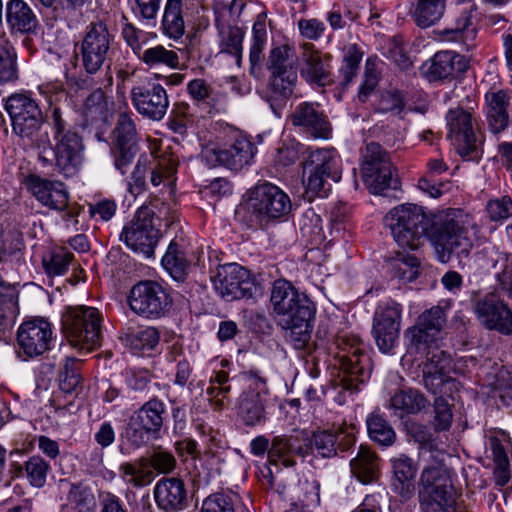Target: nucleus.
Instances as JSON below:
<instances>
[{
    "mask_svg": "<svg viewBox=\"0 0 512 512\" xmlns=\"http://www.w3.org/2000/svg\"><path fill=\"white\" fill-rule=\"evenodd\" d=\"M16 470L19 473L25 472L31 486L42 488L46 484L50 465L41 456L35 455L30 457L23 466L17 465Z\"/></svg>",
    "mask_w": 512,
    "mask_h": 512,
    "instance_id": "nucleus-53",
    "label": "nucleus"
},
{
    "mask_svg": "<svg viewBox=\"0 0 512 512\" xmlns=\"http://www.w3.org/2000/svg\"><path fill=\"white\" fill-rule=\"evenodd\" d=\"M216 27L219 36V48L222 53H227L236 58V63L240 65L243 52L244 31L236 26L216 21Z\"/></svg>",
    "mask_w": 512,
    "mask_h": 512,
    "instance_id": "nucleus-45",
    "label": "nucleus"
},
{
    "mask_svg": "<svg viewBox=\"0 0 512 512\" xmlns=\"http://www.w3.org/2000/svg\"><path fill=\"white\" fill-rule=\"evenodd\" d=\"M383 221L399 246L416 250L427 236L433 219L423 207L405 203L391 209Z\"/></svg>",
    "mask_w": 512,
    "mask_h": 512,
    "instance_id": "nucleus-2",
    "label": "nucleus"
},
{
    "mask_svg": "<svg viewBox=\"0 0 512 512\" xmlns=\"http://www.w3.org/2000/svg\"><path fill=\"white\" fill-rule=\"evenodd\" d=\"M51 125L55 144L51 145L47 134L36 139L38 158L43 165L54 166L64 177H72L78 173L83 163L82 138L68 126L59 108L52 111Z\"/></svg>",
    "mask_w": 512,
    "mask_h": 512,
    "instance_id": "nucleus-1",
    "label": "nucleus"
},
{
    "mask_svg": "<svg viewBox=\"0 0 512 512\" xmlns=\"http://www.w3.org/2000/svg\"><path fill=\"white\" fill-rule=\"evenodd\" d=\"M177 165V160L170 154L152 156L148 164L151 184L159 186L165 179L172 177L177 170Z\"/></svg>",
    "mask_w": 512,
    "mask_h": 512,
    "instance_id": "nucleus-51",
    "label": "nucleus"
},
{
    "mask_svg": "<svg viewBox=\"0 0 512 512\" xmlns=\"http://www.w3.org/2000/svg\"><path fill=\"white\" fill-rule=\"evenodd\" d=\"M447 0H409V13L415 25L425 29L437 24L444 16Z\"/></svg>",
    "mask_w": 512,
    "mask_h": 512,
    "instance_id": "nucleus-39",
    "label": "nucleus"
},
{
    "mask_svg": "<svg viewBox=\"0 0 512 512\" xmlns=\"http://www.w3.org/2000/svg\"><path fill=\"white\" fill-rule=\"evenodd\" d=\"M427 361L423 366V384L427 390L439 396H451L457 382L445 373L448 359L445 353L437 348L428 350Z\"/></svg>",
    "mask_w": 512,
    "mask_h": 512,
    "instance_id": "nucleus-25",
    "label": "nucleus"
},
{
    "mask_svg": "<svg viewBox=\"0 0 512 512\" xmlns=\"http://www.w3.org/2000/svg\"><path fill=\"white\" fill-rule=\"evenodd\" d=\"M303 166L322 172L333 182L340 181L342 177V161L335 149L322 148L311 151Z\"/></svg>",
    "mask_w": 512,
    "mask_h": 512,
    "instance_id": "nucleus-38",
    "label": "nucleus"
},
{
    "mask_svg": "<svg viewBox=\"0 0 512 512\" xmlns=\"http://www.w3.org/2000/svg\"><path fill=\"white\" fill-rule=\"evenodd\" d=\"M102 320L95 307H69L61 318L62 331L72 347L88 353L101 346Z\"/></svg>",
    "mask_w": 512,
    "mask_h": 512,
    "instance_id": "nucleus-3",
    "label": "nucleus"
},
{
    "mask_svg": "<svg viewBox=\"0 0 512 512\" xmlns=\"http://www.w3.org/2000/svg\"><path fill=\"white\" fill-rule=\"evenodd\" d=\"M509 443L506 439L491 437L489 439V449L494 461V479L497 485L504 486L510 480L509 458L507 447Z\"/></svg>",
    "mask_w": 512,
    "mask_h": 512,
    "instance_id": "nucleus-48",
    "label": "nucleus"
},
{
    "mask_svg": "<svg viewBox=\"0 0 512 512\" xmlns=\"http://www.w3.org/2000/svg\"><path fill=\"white\" fill-rule=\"evenodd\" d=\"M452 488L448 470L441 463L425 467L419 480L418 497Z\"/></svg>",
    "mask_w": 512,
    "mask_h": 512,
    "instance_id": "nucleus-43",
    "label": "nucleus"
},
{
    "mask_svg": "<svg viewBox=\"0 0 512 512\" xmlns=\"http://www.w3.org/2000/svg\"><path fill=\"white\" fill-rule=\"evenodd\" d=\"M423 512H456V499L453 488L419 496Z\"/></svg>",
    "mask_w": 512,
    "mask_h": 512,
    "instance_id": "nucleus-50",
    "label": "nucleus"
},
{
    "mask_svg": "<svg viewBox=\"0 0 512 512\" xmlns=\"http://www.w3.org/2000/svg\"><path fill=\"white\" fill-rule=\"evenodd\" d=\"M362 55L356 44H351L345 49L343 64L340 68L343 85H348L357 75Z\"/></svg>",
    "mask_w": 512,
    "mask_h": 512,
    "instance_id": "nucleus-62",
    "label": "nucleus"
},
{
    "mask_svg": "<svg viewBox=\"0 0 512 512\" xmlns=\"http://www.w3.org/2000/svg\"><path fill=\"white\" fill-rule=\"evenodd\" d=\"M475 6L466 3L459 11L453 27H448L437 32V39L442 43L454 44L462 50L469 51L475 46L477 30L473 24Z\"/></svg>",
    "mask_w": 512,
    "mask_h": 512,
    "instance_id": "nucleus-26",
    "label": "nucleus"
},
{
    "mask_svg": "<svg viewBox=\"0 0 512 512\" xmlns=\"http://www.w3.org/2000/svg\"><path fill=\"white\" fill-rule=\"evenodd\" d=\"M68 506L74 512H95L96 499L91 489L82 484H71L67 494Z\"/></svg>",
    "mask_w": 512,
    "mask_h": 512,
    "instance_id": "nucleus-55",
    "label": "nucleus"
},
{
    "mask_svg": "<svg viewBox=\"0 0 512 512\" xmlns=\"http://www.w3.org/2000/svg\"><path fill=\"white\" fill-rule=\"evenodd\" d=\"M302 181L309 199L314 197H326L331 189V178L322 172H317L303 166Z\"/></svg>",
    "mask_w": 512,
    "mask_h": 512,
    "instance_id": "nucleus-57",
    "label": "nucleus"
},
{
    "mask_svg": "<svg viewBox=\"0 0 512 512\" xmlns=\"http://www.w3.org/2000/svg\"><path fill=\"white\" fill-rule=\"evenodd\" d=\"M119 470L122 479L134 487L146 486L150 484L154 478L153 472L146 469L145 459H142L139 464L123 463Z\"/></svg>",
    "mask_w": 512,
    "mask_h": 512,
    "instance_id": "nucleus-59",
    "label": "nucleus"
},
{
    "mask_svg": "<svg viewBox=\"0 0 512 512\" xmlns=\"http://www.w3.org/2000/svg\"><path fill=\"white\" fill-rule=\"evenodd\" d=\"M390 462L392 467L391 490L401 502H407L415 495L417 465L405 454L391 458Z\"/></svg>",
    "mask_w": 512,
    "mask_h": 512,
    "instance_id": "nucleus-30",
    "label": "nucleus"
},
{
    "mask_svg": "<svg viewBox=\"0 0 512 512\" xmlns=\"http://www.w3.org/2000/svg\"><path fill=\"white\" fill-rule=\"evenodd\" d=\"M131 101L136 111L152 121H161L169 107L166 89L154 81H144L131 89Z\"/></svg>",
    "mask_w": 512,
    "mask_h": 512,
    "instance_id": "nucleus-20",
    "label": "nucleus"
},
{
    "mask_svg": "<svg viewBox=\"0 0 512 512\" xmlns=\"http://www.w3.org/2000/svg\"><path fill=\"white\" fill-rule=\"evenodd\" d=\"M466 67L467 62L461 55L451 51H440L429 63L423 65V72L430 80H439L461 73Z\"/></svg>",
    "mask_w": 512,
    "mask_h": 512,
    "instance_id": "nucleus-33",
    "label": "nucleus"
},
{
    "mask_svg": "<svg viewBox=\"0 0 512 512\" xmlns=\"http://www.w3.org/2000/svg\"><path fill=\"white\" fill-rule=\"evenodd\" d=\"M336 357L339 359L342 377L339 386L349 392L358 389L370 377L369 358L365 345L356 335L343 334L337 337Z\"/></svg>",
    "mask_w": 512,
    "mask_h": 512,
    "instance_id": "nucleus-5",
    "label": "nucleus"
},
{
    "mask_svg": "<svg viewBox=\"0 0 512 512\" xmlns=\"http://www.w3.org/2000/svg\"><path fill=\"white\" fill-rule=\"evenodd\" d=\"M251 214L260 222L287 216L292 204L289 196L278 186L264 182L256 185L249 197Z\"/></svg>",
    "mask_w": 512,
    "mask_h": 512,
    "instance_id": "nucleus-11",
    "label": "nucleus"
},
{
    "mask_svg": "<svg viewBox=\"0 0 512 512\" xmlns=\"http://www.w3.org/2000/svg\"><path fill=\"white\" fill-rule=\"evenodd\" d=\"M114 35L104 20L90 22L79 43V56L83 69L88 74H96L103 70L106 75L110 71Z\"/></svg>",
    "mask_w": 512,
    "mask_h": 512,
    "instance_id": "nucleus-4",
    "label": "nucleus"
},
{
    "mask_svg": "<svg viewBox=\"0 0 512 512\" xmlns=\"http://www.w3.org/2000/svg\"><path fill=\"white\" fill-rule=\"evenodd\" d=\"M486 119L489 130L498 134L509 124L510 97L505 90L491 91L485 95Z\"/></svg>",
    "mask_w": 512,
    "mask_h": 512,
    "instance_id": "nucleus-32",
    "label": "nucleus"
},
{
    "mask_svg": "<svg viewBox=\"0 0 512 512\" xmlns=\"http://www.w3.org/2000/svg\"><path fill=\"white\" fill-rule=\"evenodd\" d=\"M448 136L457 145L459 154L473 159L478 155L479 140L477 138L472 115L462 108L450 109L446 115Z\"/></svg>",
    "mask_w": 512,
    "mask_h": 512,
    "instance_id": "nucleus-24",
    "label": "nucleus"
},
{
    "mask_svg": "<svg viewBox=\"0 0 512 512\" xmlns=\"http://www.w3.org/2000/svg\"><path fill=\"white\" fill-rule=\"evenodd\" d=\"M165 404L153 398L144 403L129 418L126 437L135 447L145 445L151 438L159 434L163 426Z\"/></svg>",
    "mask_w": 512,
    "mask_h": 512,
    "instance_id": "nucleus-13",
    "label": "nucleus"
},
{
    "mask_svg": "<svg viewBox=\"0 0 512 512\" xmlns=\"http://www.w3.org/2000/svg\"><path fill=\"white\" fill-rule=\"evenodd\" d=\"M300 230L304 236L310 238L315 244L326 240L327 236L322 227V219L313 210L307 211L300 221Z\"/></svg>",
    "mask_w": 512,
    "mask_h": 512,
    "instance_id": "nucleus-63",
    "label": "nucleus"
},
{
    "mask_svg": "<svg viewBox=\"0 0 512 512\" xmlns=\"http://www.w3.org/2000/svg\"><path fill=\"white\" fill-rule=\"evenodd\" d=\"M247 387L238 399V415L246 426L263 425L267 420V381L255 371L244 374Z\"/></svg>",
    "mask_w": 512,
    "mask_h": 512,
    "instance_id": "nucleus-7",
    "label": "nucleus"
},
{
    "mask_svg": "<svg viewBox=\"0 0 512 512\" xmlns=\"http://www.w3.org/2000/svg\"><path fill=\"white\" fill-rule=\"evenodd\" d=\"M237 497L226 493H214L206 497L201 512H235Z\"/></svg>",
    "mask_w": 512,
    "mask_h": 512,
    "instance_id": "nucleus-64",
    "label": "nucleus"
},
{
    "mask_svg": "<svg viewBox=\"0 0 512 512\" xmlns=\"http://www.w3.org/2000/svg\"><path fill=\"white\" fill-rule=\"evenodd\" d=\"M270 302L273 311L282 316L281 320H288L297 315L304 318L308 315V311L313 310L312 303L307 296L284 279H278L273 283Z\"/></svg>",
    "mask_w": 512,
    "mask_h": 512,
    "instance_id": "nucleus-23",
    "label": "nucleus"
},
{
    "mask_svg": "<svg viewBox=\"0 0 512 512\" xmlns=\"http://www.w3.org/2000/svg\"><path fill=\"white\" fill-rule=\"evenodd\" d=\"M291 121L314 138L328 139L331 136V124L327 116L313 103L303 102L296 106Z\"/></svg>",
    "mask_w": 512,
    "mask_h": 512,
    "instance_id": "nucleus-29",
    "label": "nucleus"
},
{
    "mask_svg": "<svg viewBox=\"0 0 512 512\" xmlns=\"http://www.w3.org/2000/svg\"><path fill=\"white\" fill-rule=\"evenodd\" d=\"M419 267V259L405 252H398L391 262L393 276L404 282L414 281L418 277Z\"/></svg>",
    "mask_w": 512,
    "mask_h": 512,
    "instance_id": "nucleus-54",
    "label": "nucleus"
},
{
    "mask_svg": "<svg viewBox=\"0 0 512 512\" xmlns=\"http://www.w3.org/2000/svg\"><path fill=\"white\" fill-rule=\"evenodd\" d=\"M6 22L13 33L33 32L38 24L37 17L24 0H9L6 3Z\"/></svg>",
    "mask_w": 512,
    "mask_h": 512,
    "instance_id": "nucleus-40",
    "label": "nucleus"
},
{
    "mask_svg": "<svg viewBox=\"0 0 512 512\" xmlns=\"http://www.w3.org/2000/svg\"><path fill=\"white\" fill-rule=\"evenodd\" d=\"M155 212L147 206L140 207L132 220L122 229L120 240L131 250L150 257L159 240V230L154 223Z\"/></svg>",
    "mask_w": 512,
    "mask_h": 512,
    "instance_id": "nucleus-9",
    "label": "nucleus"
},
{
    "mask_svg": "<svg viewBox=\"0 0 512 512\" xmlns=\"http://www.w3.org/2000/svg\"><path fill=\"white\" fill-rule=\"evenodd\" d=\"M153 494L157 507L163 512H182L190 504L186 484L177 477L160 479Z\"/></svg>",
    "mask_w": 512,
    "mask_h": 512,
    "instance_id": "nucleus-27",
    "label": "nucleus"
},
{
    "mask_svg": "<svg viewBox=\"0 0 512 512\" xmlns=\"http://www.w3.org/2000/svg\"><path fill=\"white\" fill-rule=\"evenodd\" d=\"M266 14L260 13L252 26V37L249 47L250 73L255 74L260 69L263 51L267 44Z\"/></svg>",
    "mask_w": 512,
    "mask_h": 512,
    "instance_id": "nucleus-46",
    "label": "nucleus"
},
{
    "mask_svg": "<svg viewBox=\"0 0 512 512\" xmlns=\"http://www.w3.org/2000/svg\"><path fill=\"white\" fill-rule=\"evenodd\" d=\"M114 166L125 175L138 153V132L132 113L118 115L111 134Z\"/></svg>",
    "mask_w": 512,
    "mask_h": 512,
    "instance_id": "nucleus-12",
    "label": "nucleus"
},
{
    "mask_svg": "<svg viewBox=\"0 0 512 512\" xmlns=\"http://www.w3.org/2000/svg\"><path fill=\"white\" fill-rule=\"evenodd\" d=\"M128 302L136 314L146 318H159L168 311L171 299L159 283L147 280L132 287Z\"/></svg>",
    "mask_w": 512,
    "mask_h": 512,
    "instance_id": "nucleus-16",
    "label": "nucleus"
},
{
    "mask_svg": "<svg viewBox=\"0 0 512 512\" xmlns=\"http://www.w3.org/2000/svg\"><path fill=\"white\" fill-rule=\"evenodd\" d=\"M162 266L176 279L181 280L185 275L188 263L176 243L171 242L165 255L162 257Z\"/></svg>",
    "mask_w": 512,
    "mask_h": 512,
    "instance_id": "nucleus-60",
    "label": "nucleus"
},
{
    "mask_svg": "<svg viewBox=\"0 0 512 512\" xmlns=\"http://www.w3.org/2000/svg\"><path fill=\"white\" fill-rule=\"evenodd\" d=\"M26 185L43 206L57 211L68 208L69 196L62 182L30 175L26 180Z\"/></svg>",
    "mask_w": 512,
    "mask_h": 512,
    "instance_id": "nucleus-28",
    "label": "nucleus"
},
{
    "mask_svg": "<svg viewBox=\"0 0 512 512\" xmlns=\"http://www.w3.org/2000/svg\"><path fill=\"white\" fill-rule=\"evenodd\" d=\"M22 233L15 227L0 229V266L6 273L23 260Z\"/></svg>",
    "mask_w": 512,
    "mask_h": 512,
    "instance_id": "nucleus-37",
    "label": "nucleus"
},
{
    "mask_svg": "<svg viewBox=\"0 0 512 512\" xmlns=\"http://www.w3.org/2000/svg\"><path fill=\"white\" fill-rule=\"evenodd\" d=\"M52 333L51 324L43 318L23 322L17 331L19 356L27 360L43 355L51 349Z\"/></svg>",
    "mask_w": 512,
    "mask_h": 512,
    "instance_id": "nucleus-22",
    "label": "nucleus"
},
{
    "mask_svg": "<svg viewBox=\"0 0 512 512\" xmlns=\"http://www.w3.org/2000/svg\"><path fill=\"white\" fill-rule=\"evenodd\" d=\"M73 257L72 253L64 249L53 250L43 257L44 270L49 276L63 275L68 270Z\"/></svg>",
    "mask_w": 512,
    "mask_h": 512,
    "instance_id": "nucleus-61",
    "label": "nucleus"
},
{
    "mask_svg": "<svg viewBox=\"0 0 512 512\" xmlns=\"http://www.w3.org/2000/svg\"><path fill=\"white\" fill-rule=\"evenodd\" d=\"M472 310L479 324L502 335L512 334V309L494 293L476 298Z\"/></svg>",
    "mask_w": 512,
    "mask_h": 512,
    "instance_id": "nucleus-17",
    "label": "nucleus"
},
{
    "mask_svg": "<svg viewBox=\"0 0 512 512\" xmlns=\"http://www.w3.org/2000/svg\"><path fill=\"white\" fill-rule=\"evenodd\" d=\"M290 47H274L268 56L267 69L270 72V90L274 97L289 98L297 83L296 62L290 56Z\"/></svg>",
    "mask_w": 512,
    "mask_h": 512,
    "instance_id": "nucleus-14",
    "label": "nucleus"
},
{
    "mask_svg": "<svg viewBox=\"0 0 512 512\" xmlns=\"http://www.w3.org/2000/svg\"><path fill=\"white\" fill-rule=\"evenodd\" d=\"M352 474L363 484L376 481L380 474V459L368 446L361 445L350 460Z\"/></svg>",
    "mask_w": 512,
    "mask_h": 512,
    "instance_id": "nucleus-41",
    "label": "nucleus"
},
{
    "mask_svg": "<svg viewBox=\"0 0 512 512\" xmlns=\"http://www.w3.org/2000/svg\"><path fill=\"white\" fill-rule=\"evenodd\" d=\"M428 406V399L414 388H404L396 391L386 404V408L398 418L418 414Z\"/></svg>",
    "mask_w": 512,
    "mask_h": 512,
    "instance_id": "nucleus-36",
    "label": "nucleus"
},
{
    "mask_svg": "<svg viewBox=\"0 0 512 512\" xmlns=\"http://www.w3.org/2000/svg\"><path fill=\"white\" fill-rule=\"evenodd\" d=\"M212 281L216 291L228 301L252 298L256 291L249 271L236 263L218 267Z\"/></svg>",
    "mask_w": 512,
    "mask_h": 512,
    "instance_id": "nucleus-18",
    "label": "nucleus"
},
{
    "mask_svg": "<svg viewBox=\"0 0 512 512\" xmlns=\"http://www.w3.org/2000/svg\"><path fill=\"white\" fill-rule=\"evenodd\" d=\"M447 322L446 312L440 306H433L425 310L417 320V323L408 328L405 332L409 344L408 349L411 351L425 352L426 349L432 350L431 344L436 340L437 335L441 332Z\"/></svg>",
    "mask_w": 512,
    "mask_h": 512,
    "instance_id": "nucleus-21",
    "label": "nucleus"
},
{
    "mask_svg": "<svg viewBox=\"0 0 512 512\" xmlns=\"http://www.w3.org/2000/svg\"><path fill=\"white\" fill-rule=\"evenodd\" d=\"M361 173L363 181L374 194L395 188L390 158L376 142L368 143L362 151Z\"/></svg>",
    "mask_w": 512,
    "mask_h": 512,
    "instance_id": "nucleus-10",
    "label": "nucleus"
},
{
    "mask_svg": "<svg viewBox=\"0 0 512 512\" xmlns=\"http://www.w3.org/2000/svg\"><path fill=\"white\" fill-rule=\"evenodd\" d=\"M202 157L210 167L221 165L231 170H240L253 159L254 145L238 131H232L226 142L205 147Z\"/></svg>",
    "mask_w": 512,
    "mask_h": 512,
    "instance_id": "nucleus-8",
    "label": "nucleus"
},
{
    "mask_svg": "<svg viewBox=\"0 0 512 512\" xmlns=\"http://www.w3.org/2000/svg\"><path fill=\"white\" fill-rule=\"evenodd\" d=\"M302 452L303 448L297 437L275 436L268 450V462L272 465L282 464L284 467H292L296 463L294 457L301 455Z\"/></svg>",
    "mask_w": 512,
    "mask_h": 512,
    "instance_id": "nucleus-42",
    "label": "nucleus"
},
{
    "mask_svg": "<svg viewBox=\"0 0 512 512\" xmlns=\"http://www.w3.org/2000/svg\"><path fill=\"white\" fill-rule=\"evenodd\" d=\"M159 332L154 327L131 330L124 334L122 340L133 350H151L159 343Z\"/></svg>",
    "mask_w": 512,
    "mask_h": 512,
    "instance_id": "nucleus-56",
    "label": "nucleus"
},
{
    "mask_svg": "<svg viewBox=\"0 0 512 512\" xmlns=\"http://www.w3.org/2000/svg\"><path fill=\"white\" fill-rule=\"evenodd\" d=\"M6 110L14 133L33 142L44 122L38 103L28 95L14 94L8 98Z\"/></svg>",
    "mask_w": 512,
    "mask_h": 512,
    "instance_id": "nucleus-15",
    "label": "nucleus"
},
{
    "mask_svg": "<svg viewBox=\"0 0 512 512\" xmlns=\"http://www.w3.org/2000/svg\"><path fill=\"white\" fill-rule=\"evenodd\" d=\"M110 112L107 96L101 89L93 91L84 101L82 115L87 124L104 122Z\"/></svg>",
    "mask_w": 512,
    "mask_h": 512,
    "instance_id": "nucleus-49",
    "label": "nucleus"
},
{
    "mask_svg": "<svg viewBox=\"0 0 512 512\" xmlns=\"http://www.w3.org/2000/svg\"><path fill=\"white\" fill-rule=\"evenodd\" d=\"M139 59L149 67L166 66L170 69H177L180 64L178 54L162 45L145 49L139 54Z\"/></svg>",
    "mask_w": 512,
    "mask_h": 512,
    "instance_id": "nucleus-52",
    "label": "nucleus"
},
{
    "mask_svg": "<svg viewBox=\"0 0 512 512\" xmlns=\"http://www.w3.org/2000/svg\"><path fill=\"white\" fill-rule=\"evenodd\" d=\"M427 238L442 263L448 262L452 253L458 257L467 256L472 248L467 229L448 217H434Z\"/></svg>",
    "mask_w": 512,
    "mask_h": 512,
    "instance_id": "nucleus-6",
    "label": "nucleus"
},
{
    "mask_svg": "<svg viewBox=\"0 0 512 512\" xmlns=\"http://www.w3.org/2000/svg\"><path fill=\"white\" fill-rule=\"evenodd\" d=\"M366 426L369 438L378 445L389 447L395 443L396 432L379 409L367 416Z\"/></svg>",
    "mask_w": 512,
    "mask_h": 512,
    "instance_id": "nucleus-47",
    "label": "nucleus"
},
{
    "mask_svg": "<svg viewBox=\"0 0 512 512\" xmlns=\"http://www.w3.org/2000/svg\"><path fill=\"white\" fill-rule=\"evenodd\" d=\"M307 314L304 318L297 315L288 320H281L286 330L287 341L297 350L304 349L311 339L310 321L314 316V309Z\"/></svg>",
    "mask_w": 512,
    "mask_h": 512,
    "instance_id": "nucleus-44",
    "label": "nucleus"
},
{
    "mask_svg": "<svg viewBox=\"0 0 512 512\" xmlns=\"http://www.w3.org/2000/svg\"><path fill=\"white\" fill-rule=\"evenodd\" d=\"M301 76L309 83L326 86L331 82V55L322 56L310 43L303 46Z\"/></svg>",
    "mask_w": 512,
    "mask_h": 512,
    "instance_id": "nucleus-31",
    "label": "nucleus"
},
{
    "mask_svg": "<svg viewBox=\"0 0 512 512\" xmlns=\"http://www.w3.org/2000/svg\"><path fill=\"white\" fill-rule=\"evenodd\" d=\"M355 442L354 435L339 429L332 433L329 431L314 432L310 439V446L313 453L330 458L336 455L337 448L347 450Z\"/></svg>",
    "mask_w": 512,
    "mask_h": 512,
    "instance_id": "nucleus-34",
    "label": "nucleus"
},
{
    "mask_svg": "<svg viewBox=\"0 0 512 512\" xmlns=\"http://www.w3.org/2000/svg\"><path fill=\"white\" fill-rule=\"evenodd\" d=\"M188 11L186 0H166L160 28L162 33L170 39H180L185 34Z\"/></svg>",
    "mask_w": 512,
    "mask_h": 512,
    "instance_id": "nucleus-35",
    "label": "nucleus"
},
{
    "mask_svg": "<svg viewBox=\"0 0 512 512\" xmlns=\"http://www.w3.org/2000/svg\"><path fill=\"white\" fill-rule=\"evenodd\" d=\"M16 78V52L12 44L3 35L0 37V83L10 82Z\"/></svg>",
    "mask_w": 512,
    "mask_h": 512,
    "instance_id": "nucleus-58",
    "label": "nucleus"
},
{
    "mask_svg": "<svg viewBox=\"0 0 512 512\" xmlns=\"http://www.w3.org/2000/svg\"><path fill=\"white\" fill-rule=\"evenodd\" d=\"M402 307L396 302H387L375 311L372 335L378 349L389 353L396 346L401 329Z\"/></svg>",
    "mask_w": 512,
    "mask_h": 512,
    "instance_id": "nucleus-19",
    "label": "nucleus"
}]
</instances>
